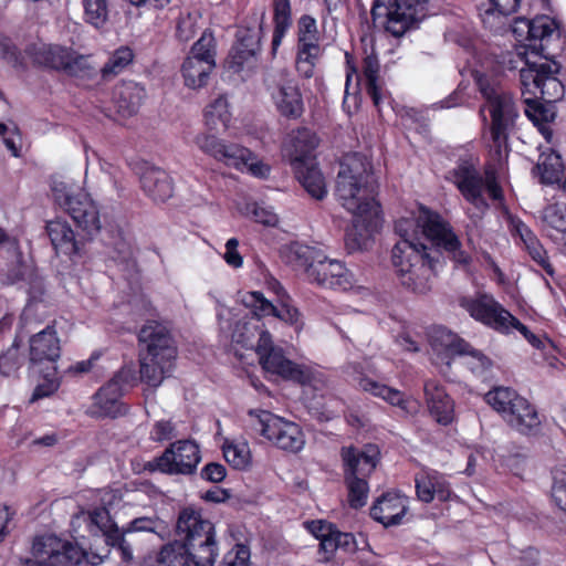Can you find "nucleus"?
Masks as SVG:
<instances>
[{"label": "nucleus", "mask_w": 566, "mask_h": 566, "mask_svg": "<svg viewBox=\"0 0 566 566\" xmlns=\"http://www.w3.org/2000/svg\"><path fill=\"white\" fill-rule=\"evenodd\" d=\"M512 32L521 43L517 56L525 63L520 70L525 114L536 125L548 122L553 114L536 101L552 103L564 94V85L557 77L558 64L552 60L555 56L554 44L560 42L558 25L548 15L532 20L517 18Z\"/></svg>", "instance_id": "1"}, {"label": "nucleus", "mask_w": 566, "mask_h": 566, "mask_svg": "<svg viewBox=\"0 0 566 566\" xmlns=\"http://www.w3.org/2000/svg\"><path fill=\"white\" fill-rule=\"evenodd\" d=\"M378 189L371 163L361 154L345 157L337 174L335 195L353 216V226L346 232V247L356 251L379 227Z\"/></svg>", "instance_id": "2"}, {"label": "nucleus", "mask_w": 566, "mask_h": 566, "mask_svg": "<svg viewBox=\"0 0 566 566\" xmlns=\"http://www.w3.org/2000/svg\"><path fill=\"white\" fill-rule=\"evenodd\" d=\"M396 231L401 240L394 245L391 260L398 276L413 266L434 260L419 234L443 248L457 264L467 266L471 263V256L461 249V242L450 224L436 212L421 209L416 222L400 220L396 224Z\"/></svg>", "instance_id": "3"}, {"label": "nucleus", "mask_w": 566, "mask_h": 566, "mask_svg": "<svg viewBox=\"0 0 566 566\" xmlns=\"http://www.w3.org/2000/svg\"><path fill=\"white\" fill-rule=\"evenodd\" d=\"M139 373L143 381L158 387L174 369L177 350L168 327L148 321L139 331Z\"/></svg>", "instance_id": "4"}, {"label": "nucleus", "mask_w": 566, "mask_h": 566, "mask_svg": "<svg viewBox=\"0 0 566 566\" xmlns=\"http://www.w3.org/2000/svg\"><path fill=\"white\" fill-rule=\"evenodd\" d=\"M480 91L485 98L481 113L489 112L491 123L485 135L486 144L494 160L501 161L507 154V138L518 116L513 96L499 86L480 81Z\"/></svg>", "instance_id": "5"}, {"label": "nucleus", "mask_w": 566, "mask_h": 566, "mask_svg": "<svg viewBox=\"0 0 566 566\" xmlns=\"http://www.w3.org/2000/svg\"><path fill=\"white\" fill-rule=\"evenodd\" d=\"M176 535L188 549V557L195 565L212 566L218 556L213 524L201 513L187 507L177 518Z\"/></svg>", "instance_id": "6"}, {"label": "nucleus", "mask_w": 566, "mask_h": 566, "mask_svg": "<svg viewBox=\"0 0 566 566\" xmlns=\"http://www.w3.org/2000/svg\"><path fill=\"white\" fill-rule=\"evenodd\" d=\"M291 256L295 266L304 271L306 280L312 284L342 290H347L353 284L352 274L345 265L327 258L316 248L294 244L291 247Z\"/></svg>", "instance_id": "7"}, {"label": "nucleus", "mask_w": 566, "mask_h": 566, "mask_svg": "<svg viewBox=\"0 0 566 566\" xmlns=\"http://www.w3.org/2000/svg\"><path fill=\"white\" fill-rule=\"evenodd\" d=\"M51 190L55 202L71 216L86 237H92L99 231L97 206L74 181L54 178Z\"/></svg>", "instance_id": "8"}, {"label": "nucleus", "mask_w": 566, "mask_h": 566, "mask_svg": "<svg viewBox=\"0 0 566 566\" xmlns=\"http://www.w3.org/2000/svg\"><path fill=\"white\" fill-rule=\"evenodd\" d=\"M429 0H374L371 17L375 23L394 36H401L426 17Z\"/></svg>", "instance_id": "9"}, {"label": "nucleus", "mask_w": 566, "mask_h": 566, "mask_svg": "<svg viewBox=\"0 0 566 566\" xmlns=\"http://www.w3.org/2000/svg\"><path fill=\"white\" fill-rule=\"evenodd\" d=\"M252 428L279 449L296 453L305 446V434L301 427L266 410H250Z\"/></svg>", "instance_id": "10"}, {"label": "nucleus", "mask_w": 566, "mask_h": 566, "mask_svg": "<svg viewBox=\"0 0 566 566\" xmlns=\"http://www.w3.org/2000/svg\"><path fill=\"white\" fill-rule=\"evenodd\" d=\"M459 305L471 317L499 332L509 333L511 329H517L520 333H527V327L489 294L462 296L459 298Z\"/></svg>", "instance_id": "11"}, {"label": "nucleus", "mask_w": 566, "mask_h": 566, "mask_svg": "<svg viewBox=\"0 0 566 566\" xmlns=\"http://www.w3.org/2000/svg\"><path fill=\"white\" fill-rule=\"evenodd\" d=\"M214 67L216 41L212 32L205 30L182 63L181 74L185 85L192 90L203 87Z\"/></svg>", "instance_id": "12"}, {"label": "nucleus", "mask_w": 566, "mask_h": 566, "mask_svg": "<svg viewBox=\"0 0 566 566\" xmlns=\"http://www.w3.org/2000/svg\"><path fill=\"white\" fill-rule=\"evenodd\" d=\"M255 353L261 366L268 373L301 385L310 384L313 378L308 367L298 365L285 357L283 349L274 345L270 333L261 335L255 346Z\"/></svg>", "instance_id": "13"}, {"label": "nucleus", "mask_w": 566, "mask_h": 566, "mask_svg": "<svg viewBox=\"0 0 566 566\" xmlns=\"http://www.w3.org/2000/svg\"><path fill=\"white\" fill-rule=\"evenodd\" d=\"M431 345L438 354L444 355L442 359L447 365H450L451 356L458 354L463 359V365L476 376H486L492 368L491 359L482 352L474 349L470 344L444 328L434 332Z\"/></svg>", "instance_id": "14"}, {"label": "nucleus", "mask_w": 566, "mask_h": 566, "mask_svg": "<svg viewBox=\"0 0 566 566\" xmlns=\"http://www.w3.org/2000/svg\"><path fill=\"white\" fill-rule=\"evenodd\" d=\"M452 175L453 182L463 197L481 212H484L489 207L482 196L484 188L493 200H500L502 198V189L493 174L486 172L485 180H483L472 165L464 163L459 165L453 170Z\"/></svg>", "instance_id": "15"}, {"label": "nucleus", "mask_w": 566, "mask_h": 566, "mask_svg": "<svg viewBox=\"0 0 566 566\" xmlns=\"http://www.w3.org/2000/svg\"><path fill=\"white\" fill-rule=\"evenodd\" d=\"M32 554L41 566H78L85 558L81 547L55 535L35 537Z\"/></svg>", "instance_id": "16"}, {"label": "nucleus", "mask_w": 566, "mask_h": 566, "mask_svg": "<svg viewBox=\"0 0 566 566\" xmlns=\"http://www.w3.org/2000/svg\"><path fill=\"white\" fill-rule=\"evenodd\" d=\"M268 90L276 111L286 118L296 119L304 113V102L291 73L279 70L269 77Z\"/></svg>", "instance_id": "17"}, {"label": "nucleus", "mask_w": 566, "mask_h": 566, "mask_svg": "<svg viewBox=\"0 0 566 566\" xmlns=\"http://www.w3.org/2000/svg\"><path fill=\"white\" fill-rule=\"evenodd\" d=\"M201 460L198 444L191 440H178L164 453L149 462L150 469L167 474H191Z\"/></svg>", "instance_id": "18"}, {"label": "nucleus", "mask_w": 566, "mask_h": 566, "mask_svg": "<svg viewBox=\"0 0 566 566\" xmlns=\"http://www.w3.org/2000/svg\"><path fill=\"white\" fill-rule=\"evenodd\" d=\"M242 303L258 317L274 316L293 326L297 334L304 327L301 312L289 302L282 301L279 305H274L261 292L253 291L242 296Z\"/></svg>", "instance_id": "19"}, {"label": "nucleus", "mask_w": 566, "mask_h": 566, "mask_svg": "<svg viewBox=\"0 0 566 566\" xmlns=\"http://www.w3.org/2000/svg\"><path fill=\"white\" fill-rule=\"evenodd\" d=\"M32 327L35 329L31 333L21 334L19 327L18 337H29V361L31 365L42 363H55L61 355V340L55 328L48 325L45 328L38 331V323L32 321Z\"/></svg>", "instance_id": "20"}, {"label": "nucleus", "mask_w": 566, "mask_h": 566, "mask_svg": "<svg viewBox=\"0 0 566 566\" xmlns=\"http://www.w3.org/2000/svg\"><path fill=\"white\" fill-rule=\"evenodd\" d=\"M260 42L261 29H240L237 32V42L229 55L230 67L239 72L244 66H253L261 50Z\"/></svg>", "instance_id": "21"}, {"label": "nucleus", "mask_w": 566, "mask_h": 566, "mask_svg": "<svg viewBox=\"0 0 566 566\" xmlns=\"http://www.w3.org/2000/svg\"><path fill=\"white\" fill-rule=\"evenodd\" d=\"M379 449L375 444H367L363 449L355 447L342 448L344 474L368 479L379 461Z\"/></svg>", "instance_id": "22"}, {"label": "nucleus", "mask_w": 566, "mask_h": 566, "mask_svg": "<svg viewBox=\"0 0 566 566\" xmlns=\"http://www.w3.org/2000/svg\"><path fill=\"white\" fill-rule=\"evenodd\" d=\"M501 416L512 428L522 433H530L541 424L535 408L516 391Z\"/></svg>", "instance_id": "23"}, {"label": "nucleus", "mask_w": 566, "mask_h": 566, "mask_svg": "<svg viewBox=\"0 0 566 566\" xmlns=\"http://www.w3.org/2000/svg\"><path fill=\"white\" fill-rule=\"evenodd\" d=\"M415 482L417 496L421 502L430 503L434 499L446 502L452 496L450 483L436 470H422L417 474Z\"/></svg>", "instance_id": "24"}, {"label": "nucleus", "mask_w": 566, "mask_h": 566, "mask_svg": "<svg viewBox=\"0 0 566 566\" xmlns=\"http://www.w3.org/2000/svg\"><path fill=\"white\" fill-rule=\"evenodd\" d=\"M406 512L407 497L394 492L378 497L370 509L371 517L386 527L400 524Z\"/></svg>", "instance_id": "25"}, {"label": "nucleus", "mask_w": 566, "mask_h": 566, "mask_svg": "<svg viewBox=\"0 0 566 566\" xmlns=\"http://www.w3.org/2000/svg\"><path fill=\"white\" fill-rule=\"evenodd\" d=\"M317 145L318 139L312 130L300 128L289 136L287 142L284 144V153L292 167L295 168L297 163L307 164L315 161L312 153Z\"/></svg>", "instance_id": "26"}, {"label": "nucleus", "mask_w": 566, "mask_h": 566, "mask_svg": "<svg viewBox=\"0 0 566 566\" xmlns=\"http://www.w3.org/2000/svg\"><path fill=\"white\" fill-rule=\"evenodd\" d=\"M128 378L129 371L122 369L95 394V406L102 415L115 417L118 413L117 405L123 395V385Z\"/></svg>", "instance_id": "27"}, {"label": "nucleus", "mask_w": 566, "mask_h": 566, "mask_svg": "<svg viewBox=\"0 0 566 566\" xmlns=\"http://www.w3.org/2000/svg\"><path fill=\"white\" fill-rule=\"evenodd\" d=\"M140 184L144 191L154 201L164 202L168 200L174 192L172 179L165 170L158 167H145L140 175Z\"/></svg>", "instance_id": "28"}, {"label": "nucleus", "mask_w": 566, "mask_h": 566, "mask_svg": "<svg viewBox=\"0 0 566 566\" xmlns=\"http://www.w3.org/2000/svg\"><path fill=\"white\" fill-rule=\"evenodd\" d=\"M424 396L428 409L437 422L448 424L453 420V402L438 382L426 381Z\"/></svg>", "instance_id": "29"}, {"label": "nucleus", "mask_w": 566, "mask_h": 566, "mask_svg": "<svg viewBox=\"0 0 566 566\" xmlns=\"http://www.w3.org/2000/svg\"><path fill=\"white\" fill-rule=\"evenodd\" d=\"M145 97V88L133 81L122 82L115 87L113 94L117 112L123 116H132L136 114Z\"/></svg>", "instance_id": "30"}, {"label": "nucleus", "mask_w": 566, "mask_h": 566, "mask_svg": "<svg viewBox=\"0 0 566 566\" xmlns=\"http://www.w3.org/2000/svg\"><path fill=\"white\" fill-rule=\"evenodd\" d=\"M46 231L52 245L57 252L66 255L80 252V242L75 239L74 231L65 220L55 219L48 222Z\"/></svg>", "instance_id": "31"}, {"label": "nucleus", "mask_w": 566, "mask_h": 566, "mask_svg": "<svg viewBox=\"0 0 566 566\" xmlns=\"http://www.w3.org/2000/svg\"><path fill=\"white\" fill-rule=\"evenodd\" d=\"M294 169L297 180L306 192L316 200H322L327 195L325 178L317 168L316 161L303 164L297 163Z\"/></svg>", "instance_id": "32"}, {"label": "nucleus", "mask_w": 566, "mask_h": 566, "mask_svg": "<svg viewBox=\"0 0 566 566\" xmlns=\"http://www.w3.org/2000/svg\"><path fill=\"white\" fill-rule=\"evenodd\" d=\"M262 317L253 314L252 317H244L235 323L232 332V342L241 345L243 348L255 350L256 343L263 333H270L261 322Z\"/></svg>", "instance_id": "33"}, {"label": "nucleus", "mask_w": 566, "mask_h": 566, "mask_svg": "<svg viewBox=\"0 0 566 566\" xmlns=\"http://www.w3.org/2000/svg\"><path fill=\"white\" fill-rule=\"evenodd\" d=\"M71 48L59 44H39L32 49V56L35 63L53 70L64 71Z\"/></svg>", "instance_id": "34"}, {"label": "nucleus", "mask_w": 566, "mask_h": 566, "mask_svg": "<svg viewBox=\"0 0 566 566\" xmlns=\"http://www.w3.org/2000/svg\"><path fill=\"white\" fill-rule=\"evenodd\" d=\"M436 260H429L427 263L413 266L411 270L398 277L401 285L417 294H426L431 290V276L434 270Z\"/></svg>", "instance_id": "35"}, {"label": "nucleus", "mask_w": 566, "mask_h": 566, "mask_svg": "<svg viewBox=\"0 0 566 566\" xmlns=\"http://www.w3.org/2000/svg\"><path fill=\"white\" fill-rule=\"evenodd\" d=\"M358 386L361 390L370 392L373 396L379 397L392 406H397L406 411L410 410L411 401L406 399L403 394L398 389L368 377H360L358 379Z\"/></svg>", "instance_id": "36"}, {"label": "nucleus", "mask_w": 566, "mask_h": 566, "mask_svg": "<svg viewBox=\"0 0 566 566\" xmlns=\"http://www.w3.org/2000/svg\"><path fill=\"white\" fill-rule=\"evenodd\" d=\"M75 522L85 523L90 533L93 535L102 533L106 537V542L109 539V535L119 532L109 512L105 507L95 509L91 512H82L75 517Z\"/></svg>", "instance_id": "37"}, {"label": "nucleus", "mask_w": 566, "mask_h": 566, "mask_svg": "<svg viewBox=\"0 0 566 566\" xmlns=\"http://www.w3.org/2000/svg\"><path fill=\"white\" fill-rule=\"evenodd\" d=\"M274 31L272 38V54L275 55L283 38L292 25L290 0H274Z\"/></svg>", "instance_id": "38"}, {"label": "nucleus", "mask_w": 566, "mask_h": 566, "mask_svg": "<svg viewBox=\"0 0 566 566\" xmlns=\"http://www.w3.org/2000/svg\"><path fill=\"white\" fill-rule=\"evenodd\" d=\"M190 563L192 564L188 557V549L179 541L164 545L154 559L155 566H190Z\"/></svg>", "instance_id": "39"}, {"label": "nucleus", "mask_w": 566, "mask_h": 566, "mask_svg": "<svg viewBox=\"0 0 566 566\" xmlns=\"http://www.w3.org/2000/svg\"><path fill=\"white\" fill-rule=\"evenodd\" d=\"M361 69L367 84V93L373 98L375 105H378L381 99L380 64L378 57L374 53L367 54L364 57Z\"/></svg>", "instance_id": "40"}, {"label": "nucleus", "mask_w": 566, "mask_h": 566, "mask_svg": "<svg viewBox=\"0 0 566 566\" xmlns=\"http://www.w3.org/2000/svg\"><path fill=\"white\" fill-rule=\"evenodd\" d=\"M231 119L228 101L224 96H219L207 105L205 111V120L209 129L227 128Z\"/></svg>", "instance_id": "41"}, {"label": "nucleus", "mask_w": 566, "mask_h": 566, "mask_svg": "<svg viewBox=\"0 0 566 566\" xmlns=\"http://www.w3.org/2000/svg\"><path fill=\"white\" fill-rule=\"evenodd\" d=\"M536 169L541 175L543 184L557 182L559 181L560 175L564 170L562 157L555 151H551L548 154L544 153L539 156Z\"/></svg>", "instance_id": "42"}, {"label": "nucleus", "mask_w": 566, "mask_h": 566, "mask_svg": "<svg viewBox=\"0 0 566 566\" xmlns=\"http://www.w3.org/2000/svg\"><path fill=\"white\" fill-rule=\"evenodd\" d=\"M251 159L252 153L248 148L234 143H227L224 140L220 148V153L216 158V160L238 170H243V166Z\"/></svg>", "instance_id": "43"}, {"label": "nucleus", "mask_w": 566, "mask_h": 566, "mask_svg": "<svg viewBox=\"0 0 566 566\" xmlns=\"http://www.w3.org/2000/svg\"><path fill=\"white\" fill-rule=\"evenodd\" d=\"M223 455L226 461L235 469H245L251 461V452L245 441L224 442Z\"/></svg>", "instance_id": "44"}, {"label": "nucleus", "mask_w": 566, "mask_h": 566, "mask_svg": "<svg viewBox=\"0 0 566 566\" xmlns=\"http://www.w3.org/2000/svg\"><path fill=\"white\" fill-rule=\"evenodd\" d=\"M44 285L41 280H35L31 283L30 290H29V303L25 306V308L22 312V315L20 317L21 323V334L23 333H31L35 329V327H32V321H33V314H34V304L42 301V296L44 295Z\"/></svg>", "instance_id": "45"}, {"label": "nucleus", "mask_w": 566, "mask_h": 566, "mask_svg": "<svg viewBox=\"0 0 566 566\" xmlns=\"http://www.w3.org/2000/svg\"><path fill=\"white\" fill-rule=\"evenodd\" d=\"M345 483L348 489V503L353 509H360L367 503L368 482L366 478L344 474Z\"/></svg>", "instance_id": "46"}, {"label": "nucleus", "mask_w": 566, "mask_h": 566, "mask_svg": "<svg viewBox=\"0 0 566 566\" xmlns=\"http://www.w3.org/2000/svg\"><path fill=\"white\" fill-rule=\"evenodd\" d=\"M22 337H15L13 344L0 356V374L10 377L14 376L23 364V356L20 353Z\"/></svg>", "instance_id": "47"}, {"label": "nucleus", "mask_w": 566, "mask_h": 566, "mask_svg": "<svg viewBox=\"0 0 566 566\" xmlns=\"http://www.w3.org/2000/svg\"><path fill=\"white\" fill-rule=\"evenodd\" d=\"M133 51L127 46L117 49L104 64L101 72L104 78L119 74L127 65L133 62Z\"/></svg>", "instance_id": "48"}, {"label": "nucleus", "mask_w": 566, "mask_h": 566, "mask_svg": "<svg viewBox=\"0 0 566 566\" xmlns=\"http://www.w3.org/2000/svg\"><path fill=\"white\" fill-rule=\"evenodd\" d=\"M489 7L481 13L482 20L485 24H490L491 27L494 23L491 19H500L503 17H507L514 12H516L520 7L521 0H488Z\"/></svg>", "instance_id": "49"}, {"label": "nucleus", "mask_w": 566, "mask_h": 566, "mask_svg": "<svg viewBox=\"0 0 566 566\" xmlns=\"http://www.w3.org/2000/svg\"><path fill=\"white\" fill-rule=\"evenodd\" d=\"M319 35L315 18L302 15L297 21V45H319Z\"/></svg>", "instance_id": "50"}, {"label": "nucleus", "mask_w": 566, "mask_h": 566, "mask_svg": "<svg viewBox=\"0 0 566 566\" xmlns=\"http://www.w3.org/2000/svg\"><path fill=\"white\" fill-rule=\"evenodd\" d=\"M552 499L566 512V463L558 464L553 471Z\"/></svg>", "instance_id": "51"}, {"label": "nucleus", "mask_w": 566, "mask_h": 566, "mask_svg": "<svg viewBox=\"0 0 566 566\" xmlns=\"http://www.w3.org/2000/svg\"><path fill=\"white\" fill-rule=\"evenodd\" d=\"M70 59L66 61L64 72L72 76H91L94 67L91 64L90 56L80 54L71 49Z\"/></svg>", "instance_id": "52"}, {"label": "nucleus", "mask_w": 566, "mask_h": 566, "mask_svg": "<svg viewBox=\"0 0 566 566\" xmlns=\"http://www.w3.org/2000/svg\"><path fill=\"white\" fill-rule=\"evenodd\" d=\"M200 15L198 13H181L177 20L176 35L182 42L191 40L198 31Z\"/></svg>", "instance_id": "53"}, {"label": "nucleus", "mask_w": 566, "mask_h": 566, "mask_svg": "<svg viewBox=\"0 0 566 566\" xmlns=\"http://www.w3.org/2000/svg\"><path fill=\"white\" fill-rule=\"evenodd\" d=\"M85 15L87 22L96 28L103 27L108 19L106 0H85Z\"/></svg>", "instance_id": "54"}, {"label": "nucleus", "mask_w": 566, "mask_h": 566, "mask_svg": "<svg viewBox=\"0 0 566 566\" xmlns=\"http://www.w3.org/2000/svg\"><path fill=\"white\" fill-rule=\"evenodd\" d=\"M512 397H515V390L510 387L500 386L490 390L484 399L489 406L502 415L506 410L507 403L512 401Z\"/></svg>", "instance_id": "55"}, {"label": "nucleus", "mask_w": 566, "mask_h": 566, "mask_svg": "<svg viewBox=\"0 0 566 566\" xmlns=\"http://www.w3.org/2000/svg\"><path fill=\"white\" fill-rule=\"evenodd\" d=\"M193 143L202 153L216 159L220 153L223 140L214 135L200 133L196 135Z\"/></svg>", "instance_id": "56"}, {"label": "nucleus", "mask_w": 566, "mask_h": 566, "mask_svg": "<svg viewBox=\"0 0 566 566\" xmlns=\"http://www.w3.org/2000/svg\"><path fill=\"white\" fill-rule=\"evenodd\" d=\"M526 250L528 251L532 259L541 265L546 273L553 274L554 269L552 264L548 261V258L546 255V251L544 250L543 245L539 243V241L536 239V237L530 239L526 243H524Z\"/></svg>", "instance_id": "57"}, {"label": "nucleus", "mask_w": 566, "mask_h": 566, "mask_svg": "<svg viewBox=\"0 0 566 566\" xmlns=\"http://www.w3.org/2000/svg\"><path fill=\"white\" fill-rule=\"evenodd\" d=\"M250 549L243 544H237L229 551L220 566H250Z\"/></svg>", "instance_id": "58"}, {"label": "nucleus", "mask_w": 566, "mask_h": 566, "mask_svg": "<svg viewBox=\"0 0 566 566\" xmlns=\"http://www.w3.org/2000/svg\"><path fill=\"white\" fill-rule=\"evenodd\" d=\"M247 210L255 222L263 226L273 227L279 221L276 213L269 207L252 203L247 206Z\"/></svg>", "instance_id": "59"}, {"label": "nucleus", "mask_w": 566, "mask_h": 566, "mask_svg": "<svg viewBox=\"0 0 566 566\" xmlns=\"http://www.w3.org/2000/svg\"><path fill=\"white\" fill-rule=\"evenodd\" d=\"M175 437H176L175 426L170 421H166V420L157 421L150 431V439L156 442H163L166 440H170Z\"/></svg>", "instance_id": "60"}, {"label": "nucleus", "mask_w": 566, "mask_h": 566, "mask_svg": "<svg viewBox=\"0 0 566 566\" xmlns=\"http://www.w3.org/2000/svg\"><path fill=\"white\" fill-rule=\"evenodd\" d=\"M126 532L113 533L109 535V539L106 542L108 545L113 547H117L120 552L122 559L124 562L133 560V549L130 544L125 539Z\"/></svg>", "instance_id": "61"}, {"label": "nucleus", "mask_w": 566, "mask_h": 566, "mask_svg": "<svg viewBox=\"0 0 566 566\" xmlns=\"http://www.w3.org/2000/svg\"><path fill=\"white\" fill-rule=\"evenodd\" d=\"M239 241L235 238H231L226 243V252L223 259L226 263L234 269H239L243 264V258L238 251Z\"/></svg>", "instance_id": "62"}, {"label": "nucleus", "mask_w": 566, "mask_h": 566, "mask_svg": "<svg viewBox=\"0 0 566 566\" xmlns=\"http://www.w3.org/2000/svg\"><path fill=\"white\" fill-rule=\"evenodd\" d=\"M319 55H321L319 45H311V44L296 45L295 62L316 64Z\"/></svg>", "instance_id": "63"}, {"label": "nucleus", "mask_w": 566, "mask_h": 566, "mask_svg": "<svg viewBox=\"0 0 566 566\" xmlns=\"http://www.w3.org/2000/svg\"><path fill=\"white\" fill-rule=\"evenodd\" d=\"M226 474L224 465L216 462L208 463L201 470L202 479L214 483L221 482L226 478Z\"/></svg>", "instance_id": "64"}]
</instances>
